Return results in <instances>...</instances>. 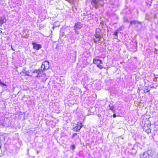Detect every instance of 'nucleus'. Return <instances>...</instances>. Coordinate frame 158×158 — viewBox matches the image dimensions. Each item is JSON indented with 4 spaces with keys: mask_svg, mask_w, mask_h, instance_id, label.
<instances>
[{
    "mask_svg": "<svg viewBox=\"0 0 158 158\" xmlns=\"http://www.w3.org/2000/svg\"><path fill=\"white\" fill-rule=\"evenodd\" d=\"M140 158H156V155L155 153H152L150 151L144 152L140 155Z\"/></svg>",
    "mask_w": 158,
    "mask_h": 158,
    "instance_id": "nucleus-1",
    "label": "nucleus"
},
{
    "mask_svg": "<svg viewBox=\"0 0 158 158\" xmlns=\"http://www.w3.org/2000/svg\"><path fill=\"white\" fill-rule=\"evenodd\" d=\"M91 4L96 9L98 8L99 6L104 5L103 0H92Z\"/></svg>",
    "mask_w": 158,
    "mask_h": 158,
    "instance_id": "nucleus-2",
    "label": "nucleus"
},
{
    "mask_svg": "<svg viewBox=\"0 0 158 158\" xmlns=\"http://www.w3.org/2000/svg\"><path fill=\"white\" fill-rule=\"evenodd\" d=\"M93 63L96 64L97 67L100 69H101L103 68V66L101 65L102 63L101 60L94 58L93 60Z\"/></svg>",
    "mask_w": 158,
    "mask_h": 158,
    "instance_id": "nucleus-3",
    "label": "nucleus"
},
{
    "mask_svg": "<svg viewBox=\"0 0 158 158\" xmlns=\"http://www.w3.org/2000/svg\"><path fill=\"white\" fill-rule=\"evenodd\" d=\"M82 123L81 122H78L76 126L73 128V130L74 131H77L82 127Z\"/></svg>",
    "mask_w": 158,
    "mask_h": 158,
    "instance_id": "nucleus-4",
    "label": "nucleus"
},
{
    "mask_svg": "<svg viewBox=\"0 0 158 158\" xmlns=\"http://www.w3.org/2000/svg\"><path fill=\"white\" fill-rule=\"evenodd\" d=\"M32 44L33 46V48L37 50H39L42 47V46L40 45L37 44L36 43L32 42Z\"/></svg>",
    "mask_w": 158,
    "mask_h": 158,
    "instance_id": "nucleus-5",
    "label": "nucleus"
},
{
    "mask_svg": "<svg viewBox=\"0 0 158 158\" xmlns=\"http://www.w3.org/2000/svg\"><path fill=\"white\" fill-rule=\"evenodd\" d=\"M44 69H47L49 67V62L48 61L44 62L42 65V67Z\"/></svg>",
    "mask_w": 158,
    "mask_h": 158,
    "instance_id": "nucleus-6",
    "label": "nucleus"
},
{
    "mask_svg": "<svg viewBox=\"0 0 158 158\" xmlns=\"http://www.w3.org/2000/svg\"><path fill=\"white\" fill-rule=\"evenodd\" d=\"M101 36H100V35L99 34H96L95 35V37L94 38V42L95 43H97L98 42L100 39L101 38Z\"/></svg>",
    "mask_w": 158,
    "mask_h": 158,
    "instance_id": "nucleus-7",
    "label": "nucleus"
},
{
    "mask_svg": "<svg viewBox=\"0 0 158 158\" xmlns=\"http://www.w3.org/2000/svg\"><path fill=\"white\" fill-rule=\"evenodd\" d=\"M82 27V25L80 23H77L74 25V29L76 30H78L81 28Z\"/></svg>",
    "mask_w": 158,
    "mask_h": 158,
    "instance_id": "nucleus-8",
    "label": "nucleus"
},
{
    "mask_svg": "<svg viewBox=\"0 0 158 158\" xmlns=\"http://www.w3.org/2000/svg\"><path fill=\"white\" fill-rule=\"evenodd\" d=\"M6 19L3 17H0V26L2 24L6 22Z\"/></svg>",
    "mask_w": 158,
    "mask_h": 158,
    "instance_id": "nucleus-9",
    "label": "nucleus"
},
{
    "mask_svg": "<svg viewBox=\"0 0 158 158\" xmlns=\"http://www.w3.org/2000/svg\"><path fill=\"white\" fill-rule=\"evenodd\" d=\"M131 44H132L133 46L132 48H136L137 47V44L135 41H132L130 43Z\"/></svg>",
    "mask_w": 158,
    "mask_h": 158,
    "instance_id": "nucleus-10",
    "label": "nucleus"
},
{
    "mask_svg": "<svg viewBox=\"0 0 158 158\" xmlns=\"http://www.w3.org/2000/svg\"><path fill=\"white\" fill-rule=\"evenodd\" d=\"M139 24H140V23L139 22L134 20L131 21L130 23L131 25L134 24L135 25H136Z\"/></svg>",
    "mask_w": 158,
    "mask_h": 158,
    "instance_id": "nucleus-11",
    "label": "nucleus"
},
{
    "mask_svg": "<svg viewBox=\"0 0 158 158\" xmlns=\"http://www.w3.org/2000/svg\"><path fill=\"white\" fill-rule=\"evenodd\" d=\"M109 107L110 108V109L111 110L112 112H115V110L114 106L109 105Z\"/></svg>",
    "mask_w": 158,
    "mask_h": 158,
    "instance_id": "nucleus-12",
    "label": "nucleus"
},
{
    "mask_svg": "<svg viewBox=\"0 0 158 158\" xmlns=\"http://www.w3.org/2000/svg\"><path fill=\"white\" fill-rule=\"evenodd\" d=\"M118 32L116 30L114 32V33L113 34V35H114V38L117 39H118Z\"/></svg>",
    "mask_w": 158,
    "mask_h": 158,
    "instance_id": "nucleus-13",
    "label": "nucleus"
},
{
    "mask_svg": "<svg viewBox=\"0 0 158 158\" xmlns=\"http://www.w3.org/2000/svg\"><path fill=\"white\" fill-rule=\"evenodd\" d=\"M23 73L26 75H27L28 76H30L29 75V72L28 71H26L25 70H23Z\"/></svg>",
    "mask_w": 158,
    "mask_h": 158,
    "instance_id": "nucleus-14",
    "label": "nucleus"
},
{
    "mask_svg": "<svg viewBox=\"0 0 158 158\" xmlns=\"http://www.w3.org/2000/svg\"><path fill=\"white\" fill-rule=\"evenodd\" d=\"M40 73V71L39 70H35L33 71V73Z\"/></svg>",
    "mask_w": 158,
    "mask_h": 158,
    "instance_id": "nucleus-15",
    "label": "nucleus"
},
{
    "mask_svg": "<svg viewBox=\"0 0 158 158\" xmlns=\"http://www.w3.org/2000/svg\"><path fill=\"white\" fill-rule=\"evenodd\" d=\"M123 27H120L118 29H117L116 31H118V32H119L120 31H122V29L123 28Z\"/></svg>",
    "mask_w": 158,
    "mask_h": 158,
    "instance_id": "nucleus-16",
    "label": "nucleus"
},
{
    "mask_svg": "<svg viewBox=\"0 0 158 158\" xmlns=\"http://www.w3.org/2000/svg\"><path fill=\"white\" fill-rule=\"evenodd\" d=\"M70 148L73 150H74L75 148V146L74 145H72L71 146Z\"/></svg>",
    "mask_w": 158,
    "mask_h": 158,
    "instance_id": "nucleus-17",
    "label": "nucleus"
},
{
    "mask_svg": "<svg viewBox=\"0 0 158 158\" xmlns=\"http://www.w3.org/2000/svg\"><path fill=\"white\" fill-rule=\"evenodd\" d=\"M123 21L125 22H127L128 21V19L126 17H124L123 18Z\"/></svg>",
    "mask_w": 158,
    "mask_h": 158,
    "instance_id": "nucleus-18",
    "label": "nucleus"
},
{
    "mask_svg": "<svg viewBox=\"0 0 158 158\" xmlns=\"http://www.w3.org/2000/svg\"><path fill=\"white\" fill-rule=\"evenodd\" d=\"M144 91L145 92H148L149 91L148 88L144 89Z\"/></svg>",
    "mask_w": 158,
    "mask_h": 158,
    "instance_id": "nucleus-19",
    "label": "nucleus"
},
{
    "mask_svg": "<svg viewBox=\"0 0 158 158\" xmlns=\"http://www.w3.org/2000/svg\"><path fill=\"white\" fill-rule=\"evenodd\" d=\"M74 30L76 34H79V32L78 31H77V30H76L75 29H74Z\"/></svg>",
    "mask_w": 158,
    "mask_h": 158,
    "instance_id": "nucleus-20",
    "label": "nucleus"
},
{
    "mask_svg": "<svg viewBox=\"0 0 158 158\" xmlns=\"http://www.w3.org/2000/svg\"><path fill=\"white\" fill-rule=\"evenodd\" d=\"M37 75L35 76L36 77H40V73H37Z\"/></svg>",
    "mask_w": 158,
    "mask_h": 158,
    "instance_id": "nucleus-21",
    "label": "nucleus"
},
{
    "mask_svg": "<svg viewBox=\"0 0 158 158\" xmlns=\"http://www.w3.org/2000/svg\"><path fill=\"white\" fill-rule=\"evenodd\" d=\"M0 84L1 85H3L4 86H6V85L5 84L2 83V82H1L0 81Z\"/></svg>",
    "mask_w": 158,
    "mask_h": 158,
    "instance_id": "nucleus-22",
    "label": "nucleus"
},
{
    "mask_svg": "<svg viewBox=\"0 0 158 158\" xmlns=\"http://www.w3.org/2000/svg\"><path fill=\"white\" fill-rule=\"evenodd\" d=\"M77 133H74L72 135V138H74L75 136L77 135Z\"/></svg>",
    "mask_w": 158,
    "mask_h": 158,
    "instance_id": "nucleus-23",
    "label": "nucleus"
},
{
    "mask_svg": "<svg viewBox=\"0 0 158 158\" xmlns=\"http://www.w3.org/2000/svg\"><path fill=\"white\" fill-rule=\"evenodd\" d=\"M113 117L114 118H115L116 117V114H114L113 115Z\"/></svg>",
    "mask_w": 158,
    "mask_h": 158,
    "instance_id": "nucleus-24",
    "label": "nucleus"
},
{
    "mask_svg": "<svg viewBox=\"0 0 158 158\" xmlns=\"http://www.w3.org/2000/svg\"><path fill=\"white\" fill-rule=\"evenodd\" d=\"M148 133H149L151 132V130L150 129L148 130V131H147Z\"/></svg>",
    "mask_w": 158,
    "mask_h": 158,
    "instance_id": "nucleus-25",
    "label": "nucleus"
},
{
    "mask_svg": "<svg viewBox=\"0 0 158 158\" xmlns=\"http://www.w3.org/2000/svg\"><path fill=\"white\" fill-rule=\"evenodd\" d=\"M1 146L0 145V149H1Z\"/></svg>",
    "mask_w": 158,
    "mask_h": 158,
    "instance_id": "nucleus-26",
    "label": "nucleus"
}]
</instances>
